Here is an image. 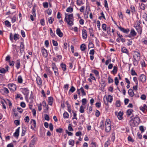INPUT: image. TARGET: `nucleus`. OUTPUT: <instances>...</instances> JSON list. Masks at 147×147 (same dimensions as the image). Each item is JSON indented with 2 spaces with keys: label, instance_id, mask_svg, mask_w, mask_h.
<instances>
[{
  "label": "nucleus",
  "instance_id": "obj_1",
  "mask_svg": "<svg viewBox=\"0 0 147 147\" xmlns=\"http://www.w3.org/2000/svg\"><path fill=\"white\" fill-rule=\"evenodd\" d=\"M64 21L67 23V24L69 26L73 25L74 21L73 14L65 13Z\"/></svg>",
  "mask_w": 147,
  "mask_h": 147
},
{
  "label": "nucleus",
  "instance_id": "obj_2",
  "mask_svg": "<svg viewBox=\"0 0 147 147\" xmlns=\"http://www.w3.org/2000/svg\"><path fill=\"white\" fill-rule=\"evenodd\" d=\"M110 120L109 119H107L105 121V130L107 132H109L111 130V128L110 123Z\"/></svg>",
  "mask_w": 147,
  "mask_h": 147
},
{
  "label": "nucleus",
  "instance_id": "obj_3",
  "mask_svg": "<svg viewBox=\"0 0 147 147\" xmlns=\"http://www.w3.org/2000/svg\"><path fill=\"white\" fill-rule=\"evenodd\" d=\"M134 59L137 60H140V54L137 51H134L133 54Z\"/></svg>",
  "mask_w": 147,
  "mask_h": 147
},
{
  "label": "nucleus",
  "instance_id": "obj_4",
  "mask_svg": "<svg viewBox=\"0 0 147 147\" xmlns=\"http://www.w3.org/2000/svg\"><path fill=\"white\" fill-rule=\"evenodd\" d=\"M134 27L136 28L137 31L141 34L142 32V29L140 25L138 23L136 22L134 25Z\"/></svg>",
  "mask_w": 147,
  "mask_h": 147
},
{
  "label": "nucleus",
  "instance_id": "obj_5",
  "mask_svg": "<svg viewBox=\"0 0 147 147\" xmlns=\"http://www.w3.org/2000/svg\"><path fill=\"white\" fill-rule=\"evenodd\" d=\"M9 88L13 91H15L16 89V86L15 84H8Z\"/></svg>",
  "mask_w": 147,
  "mask_h": 147
},
{
  "label": "nucleus",
  "instance_id": "obj_6",
  "mask_svg": "<svg viewBox=\"0 0 147 147\" xmlns=\"http://www.w3.org/2000/svg\"><path fill=\"white\" fill-rule=\"evenodd\" d=\"M0 92L2 94L4 95L7 94L9 93V91L8 89L5 87L3 88V89H1Z\"/></svg>",
  "mask_w": 147,
  "mask_h": 147
},
{
  "label": "nucleus",
  "instance_id": "obj_7",
  "mask_svg": "<svg viewBox=\"0 0 147 147\" xmlns=\"http://www.w3.org/2000/svg\"><path fill=\"white\" fill-rule=\"evenodd\" d=\"M118 27L119 29L122 32L124 33L127 34L129 31V29H125L121 26H118Z\"/></svg>",
  "mask_w": 147,
  "mask_h": 147
},
{
  "label": "nucleus",
  "instance_id": "obj_8",
  "mask_svg": "<svg viewBox=\"0 0 147 147\" xmlns=\"http://www.w3.org/2000/svg\"><path fill=\"white\" fill-rule=\"evenodd\" d=\"M133 117V116H131V119L134 121V123L139 124L140 121V119L138 117H137L136 116V117L134 118H132Z\"/></svg>",
  "mask_w": 147,
  "mask_h": 147
},
{
  "label": "nucleus",
  "instance_id": "obj_9",
  "mask_svg": "<svg viewBox=\"0 0 147 147\" xmlns=\"http://www.w3.org/2000/svg\"><path fill=\"white\" fill-rule=\"evenodd\" d=\"M22 92L26 96H28L29 93V90L27 88H22Z\"/></svg>",
  "mask_w": 147,
  "mask_h": 147
},
{
  "label": "nucleus",
  "instance_id": "obj_10",
  "mask_svg": "<svg viewBox=\"0 0 147 147\" xmlns=\"http://www.w3.org/2000/svg\"><path fill=\"white\" fill-rule=\"evenodd\" d=\"M82 33L83 38L84 39H86L87 36L86 30L84 29H83Z\"/></svg>",
  "mask_w": 147,
  "mask_h": 147
},
{
  "label": "nucleus",
  "instance_id": "obj_11",
  "mask_svg": "<svg viewBox=\"0 0 147 147\" xmlns=\"http://www.w3.org/2000/svg\"><path fill=\"white\" fill-rule=\"evenodd\" d=\"M136 35V32L133 29H131L129 36L131 37V36L134 37Z\"/></svg>",
  "mask_w": 147,
  "mask_h": 147
},
{
  "label": "nucleus",
  "instance_id": "obj_12",
  "mask_svg": "<svg viewBox=\"0 0 147 147\" xmlns=\"http://www.w3.org/2000/svg\"><path fill=\"white\" fill-rule=\"evenodd\" d=\"M36 122L35 120L32 119L31 121V128L32 129H34L36 127Z\"/></svg>",
  "mask_w": 147,
  "mask_h": 147
},
{
  "label": "nucleus",
  "instance_id": "obj_13",
  "mask_svg": "<svg viewBox=\"0 0 147 147\" xmlns=\"http://www.w3.org/2000/svg\"><path fill=\"white\" fill-rule=\"evenodd\" d=\"M41 52L42 55L45 57H46L48 56L47 50L45 49H42Z\"/></svg>",
  "mask_w": 147,
  "mask_h": 147
},
{
  "label": "nucleus",
  "instance_id": "obj_14",
  "mask_svg": "<svg viewBox=\"0 0 147 147\" xmlns=\"http://www.w3.org/2000/svg\"><path fill=\"white\" fill-rule=\"evenodd\" d=\"M57 34L60 37H61L63 36V34L61 32L60 29L59 28H57L56 30Z\"/></svg>",
  "mask_w": 147,
  "mask_h": 147
},
{
  "label": "nucleus",
  "instance_id": "obj_15",
  "mask_svg": "<svg viewBox=\"0 0 147 147\" xmlns=\"http://www.w3.org/2000/svg\"><path fill=\"white\" fill-rule=\"evenodd\" d=\"M139 79L142 82H144L146 81V77L145 75L142 74L140 76Z\"/></svg>",
  "mask_w": 147,
  "mask_h": 147
},
{
  "label": "nucleus",
  "instance_id": "obj_16",
  "mask_svg": "<svg viewBox=\"0 0 147 147\" xmlns=\"http://www.w3.org/2000/svg\"><path fill=\"white\" fill-rule=\"evenodd\" d=\"M20 127H18L16 131L14 133V136L16 137H18L19 136Z\"/></svg>",
  "mask_w": 147,
  "mask_h": 147
},
{
  "label": "nucleus",
  "instance_id": "obj_17",
  "mask_svg": "<svg viewBox=\"0 0 147 147\" xmlns=\"http://www.w3.org/2000/svg\"><path fill=\"white\" fill-rule=\"evenodd\" d=\"M24 43L22 42H21L20 43V50L21 53H22L24 52Z\"/></svg>",
  "mask_w": 147,
  "mask_h": 147
},
{
  "label": "nucleus",
  "instance_id": "obj_18",
  "mask_svg": "<svg viewBox=\"0 0 147 147\" xmlns=\"http://www.w3.org/2000/svg\"><path fill=\"white\" fill-rule=\"evenodd\" d=\"M15 64L17 69H19L20 68V60L19 59L16 60Z\"/></svg>",
  "mask_w": 147,
  "mask_h": 147
},
{
  "label": "nucleus",
  "instance_id": "obj_19",
  "mask_svg": "<svg viewBox=\"0 0 147 147\" xmlns=\"http://www.w3.org/2000/svg\"><path fill=\"white\" fill-rule=\"evenodd\" d=\"M53 98L52 97H49L48 99V102L49 105H51L53 104Z\"/></svg>",
  "mask_w": 147,
  "mask_h": 147
},
{
  "label": "nucleus",
  "instance_id": "obj_20",
  "mask_svg": "<svg viewBox=\"0 0 147 147\" xmlns=\"http://www.w3.org/2000/svg\"><path fill=\"white\" fill-rule=\"evenodd\" d=\"M123 115V113L121 111L119 112L117 115V117L118 119L119 120H121L122 118V116Z\"/></svg>",
  "mask_w": 147,
  "mask_h": 147
},
{
  "label": "nucleus",
  "instance_id": "obj_21",
  "mask_svg": "<svg viewBox=\"0 0 147 147\" xmlns=\"http://www.w3.org/2000/svg\"><path fill=\"white\" fill-rule=\"evenodd\" d=\"M36 7V5H34L33 7L32 10V13L33 15V16L34 17L36 16V9L35 7Z\"/></svg>",
  "mask_w": 147,
  "mask_h": 147
},
{
  "label": "nucleus",
  "instance_id": "obj_22",
  "mask_svg": "<svg viewBox=\"0 0 147 147\" xmlns=\"http://www.w3.org/2000/svg\"><path fill=\"white\" fill-rule=\"evenodd\" d=\"M128 93L129 95L131 97L133 96L134 95V94L133 92L132 89H130L128 91Z\"/></svg>",
  "mask_w": 147,
  "mask_h": 147
},
{
  "label": "nucleus",
  "instance_id": "obj_23",
  "mask_svg": "<svg viewBox=\"0 0 147 147\" xmlns=\"http://www.w3.org/2000/svg\"><path fill=\"white\" fill-rule=\"evenodd\" d=\"M36 80L38 84L40 85L42 84V81L39 77H38L36 78Z\"/></svg>",
  "mask_w": 147,
  "mask_h": 147
},
{
  "label": "nucleus",
  "instance_id": "obj_24",
  "mask_svg": "<svg viewBox=\"0 0 147 147\" xmlns=\"http://www.w3.org/2000/svg\"><path fill=\"white\" fill-rule=\"evenodd\" d=\"M107 102H111L113 100V98L110 95H108L107 98Z\"/></svg>",
  "mask_w": 147,
  "mask_h": 147
},
{
  "label": "nucleus",
  "instance_id": "obj_25",
  "mask_svg": "<svg viewBox=\"0 0 147 147\" xmlns=\"http://www.w3.org/2000/svg\"><path fill=\"white\" fill-rule=\"evenodd\" d=\"M61 67L63 71H65L66 70V66L65 64L63 63L61 64Z\"/></svg>",
  "mask_w": 147,
  "mask_h": 147
},
{
  "label": "nucleus",
  "instance_id": "obj_26",
  "mask_svg": "<svg viewBox=\"0 0 147 147\" xmlns=\"http://www.w3.org/2000/svg\"><path fill=\"white\" fill-rule=\"evenodd\" d=\"M52 67L53 70H58L57 68V67L55 63H53L52 65Z\"/></svg>",
  "mask_w": 147,
  "mask_h": 147
},
{
  "label": "nucleus",
  "instance_id": "obj_27",
  "mask_svg": "<svg viewBox=\"0 0 147 147\" xmlns=\"http://www.w3.org/2000/svg\"><path fill=\"white\" fill-rule=\"evenodd\" d=\"M85 108V107H84L82 105L80 107L79 111L81 113H84V109Z\"/></svg>",
  "mask_w": 147,
  "mask_h": 147
},
{
  "label": "nucleus",
  "instance_id": "obj_28",
  "mask_svg": "<svg viewBox=\"0 0 147 147\" xmlns=\"http://www.w3.org/2000/svg\"><path fill=\"white\" fill-rule=\"evenodd\" d=\"M18 82L20 83H22L23 82V79L22 76H19L18 78Z\"/></svg>",
  "mask_w": 147,
  "mask_h": 147
},
{
  "label": "nucleus",
  "instance_id": "obj_29",
  "mask_svg": "<svg viewBox=\"0 0 147 147\" xmlns=\"http://www.w3.org/2000/svg\"><path fill=\"white\" fill-rule=\"evenodd\" d=\"M80 48L81 51H84L86 49V46L84 44H83L81 45Z\"/></svg>",
  "mask_w": 147,
  "mask_h": 147
},
{
  "label": "nucleus",
  "instance_id": "obj_30",
  "mask_svg": "<svg viewBox=\"0 0 147 147\" xmlns=\"http://www.w3.org/2000/svg\"><path fill=\"white\" fill-rule=\"evenodd\" d=\"M20 38L19 35L18 34H15L13 36L14 39L16 41Z\"/></svg>",
  "mask_w": 147,
  "mask_h": 147
},
{
  "label": "nucleus",
  "instance_id": "obj_31",
  "mask_svg": "<svg viewBox=\"0 0 147 147\" xmlns=\"http://www.w3.org/2000/svg\"><path fill=\"white\" fill-rule=\"evenodd\" d=\"M132 111L133 110L132 109H130L127 110V115L128 116H130L132 113Z\"/></svg>",
  "mask_w": 147,
  "mask_h": 147
},
{
  "label": "nucleus",
  "instance_id": "obj_32",
  "mask_svg": "<svg viewBox=\"0 0 147 147\" xmlns=\"http://www.w3.org/2000/svg\"><path fill=\"white\" fill-rule=\"evenodd\" d=\"M63 117L65 119L68 118L69 117V115L67 112H65L63 114Z\"/></svg>",
  "mask_w": 147,
  "mask_h": 147
},
{
  "label": "nucleus",
  "instance_id": "obj_33",
  "mask_svg": "<svg viewBox=\"0 0 147 147\" xmlns=\"http://www.w3.org/2000/svg\"><path fill=\"white\" fill-rule=\"evenodd\" d=\"M34 136H32V138H33L31 141V144H33L36 142V138H34Z\"/></svg>",
  "mask_w": 147,
  "mask_h": 147
},
{
  "label": "nucleus",
  "instance_id": "obj_34",
  "mask_svg": "<svg viewBox=\"0 0 147 147\" xmlns=\"http://www.w3.org/2000/svg\"><path fill=\"white\" fill-rule=\"evenodd\" d=\"M121 51L123 53H125L127 54L128 53V51L127 49L125 47H123L121 49Z\"/></svg>",
  "mask_w": 147,
  "mask_h": 147
},
{
  "label": "nucleus",
  "instance_id": "obj_35",
  "mask_svg": "<svg viewBox=\"0 0 147 147\" xmlns=\"http://www.w3.org/2000/svg\"><path fill=\"white\" fill-rule=\"evenodd\" d=\"M100 127L102 129H104V121H101L100 123Z\"/></svg>",
  "mask_w": 147,
  "mask_h": 147
},
{
  "label": "nucleus",
  "instance_id": "obj_36",
  "mask_svg": "<svg viewBox=\"0 0 147 147\" xmlns=\"http://www.w3.org/2000/svg\"><path fill=\"white\" fill-rule=\"evenodd\" d=\"M7 70H8L7 69L6 70L5 69L3 68H0V73H3V74L5 73L7 71Z\"/></svg>",
  "mask_w": 147,
  "mask_h": 147
},
{
  "label": "nucleus",
  "instance_id": "obj_37",
  "mask_svg": "<svg viewBox=\"0 0 147 147\" xmlns=\"http://www.w3.org/2000/svg\"><path fill=\"white\" fill-rule=\"evenodd\" d=\"M77 3L78 6H80L82 4H83L82 0H77Z\"/></svg>",
  "mask_w": 147,
  "mask_h": 147
},
{
  "label": "nucleus",
  "instance_id": "obj_38",
  "mask_svg": "<svg viewBox=\"0 0 147 147\" xmlns=\"http://www.w3.org/2000/svg\"><path fill=\"white\" fill-rule=\"evenodd\" d=\"M75 143L74 141L72 140H70L69 141V144L70 145L73 146Z\"/></svg>",
  "mask_w": 147,
  "mask_h": 147
},
{
  "label": "nucleus",
  "instance_id": "obj_39",
  "mask_svg": "<svg viewBox=\"0 0 147 147\" xmlns=\"http://www.w3.org/2000/svg\"><path fill=\"white\" fill-rule=\"evenodd\" d=\"M92 72L94 74L95 76H98L99 75V72L98 71L96 70H92Z\"/></svg>",
  "mask_w": 147,
  "mask_h": 147
},
{
  "label": "nucleus",
  "instance_id": "obj_40",
  "mask_svg": "<svg viewBox=\"0 0 147 147\" xmlns=\"http://www.w3.org/2000/svg\"><path fill=\"white\" fill-rule=\"evenodd\" d=\"M54 21V18L53 17H51L49 18L48 22L49 23L52 24Z\"/></svg>",
  "mask_w": 147,
  "mask_h": 147
},
{
  "label": "nucleus",
  "instance_id": "obj_41",
  "mask_svg": "<svg viewBox=\"0 0 147 147\" xmlns=\"http://www.w3.org/2000/svg\"><path fill=\"white\" fill-rule=\"evenodd\" d=\"M117 70V67L116 66H114L113 70L112 71V72H113V74H116Z\"/></svg>",
  "mask_w": 147,
  "mask_h": 147
},
{
  "label": "nucleus",
  "instance_id": "obj_42",
  "mask_svg": "<svg viewBox=\"0 0 147 147\" xmlns=\"http://www.w3.org/2000/svg\"><path fill=\"white\" fill-rule=\"evenodd\" d=\"M73 11V9L71 7H68L66 9V11L68 12L71 13Z\"/></svg>",
  "mask_w": 147,
  "mask_h": 147
},
{
  "label": "nucleus",
  "instance_id": "obj_43",
  "mask_svg": "<svg viewBox=\"0 0 147 147\" xmlns=\"http://www.w3.org/2000/svg\"><path fill=\"white\" fill-rule=\"evenodd\" d=\"M102 28L103 30L104 31H105L107 29V26L105 24H102Z\"/></svg>",
  "mask_w": 147,
  "mask_h": 147
},
{
  "label": "nucleus",
  "instance_id": "obj_44",
  "mask_svg": "<svg viewBox=\"0 0 147 147\" xmlns=\"http://www.w3.org/2000/svg\"><path fill=\"white\" fill-rule=\"evenodd\" d=\"M139 60H135L134 59L133 61V64L135 66H137L138 65V62L139 61Z\"/></svg>",
  "mask_w": 147,
  "mask_h": 147
},
{
  "label": "nucleus",
  "instance_id": "obj_45",
  "mask_svg": "<svg viewBox=\"0 0 147 147\" xmlns=\"http://www.w3.org/2000/svg\"><path fill=\"white\" fill-rule=\"evenodd\" d=\"M56 131L57 132L59 133H61L63 131V129L61 128H59L57 129Z\"/></svg>",
  "mask_w": 147,
  "mask_h": 147
},
{
  "label": "nucleus",
  "instance_id": "obj_46",
  "mask_svg": "<svg viewBox=\"0 0 147 147\" xmlns=\"http://www.w3.org/2000/svg\"><path fill=\"white\" fill-rule=\"evenodd\" d=\"M94 47V44L92 43V42L90 41L89 42V45H88V47L89 48H93Z\"/></svg>",
  "mask_w": 147,
  "mask_h": 147
},
{
  "label": "nucleus",
  "instance_id": "obj_47",
  "mask_svg": "<svg viewBox=\"0 0 147 147\" xmlns=\"http://www.w3.org/2000/svg\"><path fill=\"white\" fill-rule=\"evenodd\" d=\"M72 113L73 115V116L74 117L72 119H76V120L77 119V118L76 117L77 114L76 112L74 111H72Z\"/></svg>",
  "mask_w": 147,
  "mask_h": 147
},
{
  "label": "nucleus",
  "instance_id": "obj_48",
  "mask_svg": "<svg viewBox=\"0 0 147 147\" xmlns=\"http://www.w3.org/2000/svg\"><path fill=\"white\" fill-rule=\"evenodd\" d=\"M82 105H85L86 104V98H83L82 100Z\"/></svg>",
  "mask_w": 147,
  "mask_h": 147
},
{
  "label": "nucleus",
  "instance_id": "obj_49",
  "mask_svg": "<svg viewBox=\"0 0 147 147\" xmlns=\"http://www.w3.org/2000/svg\"><path fill=\"white\" fill-rule=\"evenodd\" d=\"M116 107H119L121 106L120 101L119 100H117L116 101L115 103Z\"/></svg>",
  "mask_w": 147,
  "mask_h": 147
},
{
  "label": "nucleus",
  "instance_id": "obj_50",
  "mask_svg": "<svg viewBox=\"0 0 147 147\" xmlns=\"http://www.w3.org/2000/svg\"><path fill=\"white\" fill-rule=\"evenodd\" d=\"M80 90L81 92L82 93L83 96L86 95V93L85 92L84 90V89L82 87H81L80 88Z\"/></svg>",
  "mask_w": 147,
  "mask_h": 147
},
{
  "label": "nucleus",
  "instance_id": "obj_51",
  "mask_svg": "<svg viewBox=\"0 0 147 147\" xmlns=\"http://www.w3.org/2000/svg\"><path fill=\"white\" fill-rule=\"evenodd\" d=\"M75 88L73 86H72L69 90V91L73 93L75 91Z\"/></svg>",
  "mask_w": 147,
  "mask_h": 147
},
{
  "label": "nucleus",
  "instance_id": "obj_52",
  "mask_svg": "<svg viewBox=\"0 0 147 147\" xmlns=\"http://www.w3.org/2000/svg\"><path fill=\"white\" fill-rule=\"evenodd\" d=\"M140 7L141 9L144 10L145 9V6L144 4L141 3V5H140Z\"/></svg>",
  "mask_w": 147,
  "mask_h": 147
},
{
  "label": "nucleus",
  "instance_id": "obj_53",
  "mask_svg": "<svg viewBox=\"0 0 147 147\" xmlns=\"http://www.w3.org/2000/svg\"><path fill=\"white\" fill-rule=\"evenodd\" d=\"M131 74L132 76L137 75L135 71L133 69H132L131 71Z\"/></svg>",
  "mask_w": 147,
  "mask_h": 147
},
{
  "label": "nucleus",
  "instance_id": "obj_54",
  "mask_svg": "<svg viewBox=\"0 0 147 147\" xmlns=\"http://www.w3.org/2000/svg\"><path fill=\"white\" fill-rule=\"evenodd\" d=\"M142 17L145 20L147 21V14L146 13H144L143 14Z\"/></svg>",
  "mask_w": 147,
  "mask_h": 147
},
{
  "label": "nucleus",
  "instance_id": "obj_55",
  "mask_svg": "<svg viewBox=\"0 0 147 147\" xmlns=\"http://www.w3.org/2000/svg\"><path fill=\"white\" fill-rule=\"evenodd\" d=\"M26 131V128H24L22 129V133L21 134V136H24L25 135Z\"/></svg>",
  "mask_w": 147,
  "mask_h": 147
},
{
  "label": "nucleus",
  "instance_id": "obj_56",
  "mask_svg": "<svg viewBox=\"0 0 147 147\" xmlns=\"http://www.w3.org/2000/svg\"><path fill=\"white\" fill-rule=\"evenodd\" d=\"M108 83H113V79L111 78L110 76H109L108 78Z\"/></svg>",
  "mask_w": 147,
  "mask_h": 147
},
{
  "label": "nucleus",
  "instance_id": "obj_57",
  "mask_svg": "<svg viewBox=\"0 0 147 147\" xmlns=\"http://www.w3.org/2000/svg\"><path fill=\"white\" fill-rule=\"evenodd\" d=\"M140 130L141 131V133H142L144 131L145 129H144V127L142 126H141L139 127Z\"/></svg>",
  "mask_w": 147,
  "mask_h": 147
},
{
  "label": "nucleus",
  "instance_id": "obj_58",
  "mask_svg": "<svg viewBox=\"0 0 147 147\" xmlns=\"http://www.w3.org/2000/svg\"><path fill=\"white\" fill-rule=\"evenodd\" d=\"M52 41L54 46H56L58 45V43L57 41H55L53 40Z\"/></svg>",
  "mask_w": 147,
  "mask_h": 147
},
{
  "label": "nucleus",
  "instance_id": "obj_59",
  "mask_svg": "<svg viewBox=\"0 0 147 147\" xmlns=\"http://www.w3.org/2000/svg\"><path fill=\"white\" fill-rule=\"evenodd\" d=\"M130 8L131 9V11L134 12L135 11V7L133 5H131L130 6Z\"/></svg>",
  "mask_w": 147,
  "mask_h": 147
},
{
  "label": "nucleus",
  "instance_id": "obj_60",
  "mask_svg": "<svg viewBox=\"0 0 147 147\" xmlns=\"http://www.w3.org/2000/svg\"><path fill=\"white\" fill-rule=\"evenodd\" d=\"M68 129L70 131H73V129L72 127L71 124H69L68 125Z\"/></svg>",
  "mask_w": 147,
  "mask_h": 147
},
{
  "label": "nucleus",
  "instance_id": "obj_61",
  "mask_svg": "<svg viewBox=\"0 0 147 147\" xmlns=\"http://www.w3.org/2000/svg\"><path fill=\"white\" fill-rule=\"evenodd\" d=\"M14 123L16 126L20 124V121L18 120H15Z\"/></svg>",
  "mask_w": 147,
  "mask_h": 147
},
{
  "label": "nucleus",
  "instance_id": "obj_62",
  "mask_svg": "<svg viewBox=\"0 0 147 147\" xmlns=\"http://www.w3.org/2000/svg\"><path fill=\"white\" fill-rule=\"evenodd\" d=\"M16 18L15 16H13L11 19V22L12 23L15 22L16 21Z\"/></svg>",
  "mask_w": 147,
  "mask_h": 147
},
{
  "label": "nucleus",
  "instance_id": "obj_63",
  "mask_svg": "<svg viewBox=\"0 0 147 147\" xmlns=\"http://www.w3.org/2000/svg\"><path fill=\"white\" fill-rule=\"evenodd\" d=\"M43 5L44 8H47L48 7V3L47 2L43 3Z\"/></svg>",
  "mask_w": 147,
  "mask_h": 147
},
{
  "label": "nucleus",
  "instance_id": "obj_64",
  "mask_svg": "<svg viewBox=\"0 0 147 147\" xmlns=\"http://www.w3.org/2000/svg\"><path fill=\"white\" fill-rule=\"evenodd\" d=\"M25 122L28 123L29 122L30 119L28 116H26L24 119Z\"/></svg>",
  "mask_w": 147,
  "mask_h": 147
}]
</instances>
